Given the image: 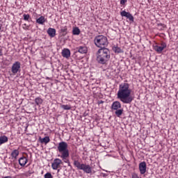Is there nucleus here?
Wrapping results in <instances>:
<instances>
[{
  "mask_svg": "<svg viewBox=\"0 0 178 178\" xmlns=\"http://www.w3.org/2000/svg\"><path fill=\"white\" fill-rule=\"evenodd\" d=\"M69 145L66 142H60L57 147L58 152L60 154L58 155L61 159H55L51 163V168L54 170H56L58 168H60V165L63 163L62 161H64L65 163H67V166L72 167L70 164V161H69Z\"/></svg>",
  "mask_w": 178,
  "mask_h": 178,
  "instance_id": "1",
  "label": "nucleus"
},
{
  "mask_svg": "<svg viewBox=\"0 0 178 178\" xmlns=\"http://www.w3.org/2000/svg\"><path fill=\"white\" fill-rule=\"evenodd\" d=\"M117 98L120 99L122 104H130L131 102H133L134 97L131 96V89H130V84L124 82L119 85Z\"/></svg>",
  "mask_w": 178,
  "mask_h": 178,
  "instance_id": "2",
  "label": "nucleus"
},
{
  "mask_svg": "<svg viewBox=\"0 0 178 178\" xmlns=\"http://www.w3.org/2000/svg\"><path fill=\"white\" fill-rule=\"evenodd\" d=\"M111 59V51L108 48H100L97 52V62L100 65H106Z\"/></svg>",
  "mask_w": 178,
  "mask_h": 178,
  "instance_id": "3",
  "label": "nucleus"
},
{
  "mask_svg": "<svg viewBox=\"0 0 178 178\" xmlns=\"http://www.w3.org/2000/svg\"><path fill=\"white\" fill-rule=\"evenodd\" d=\"M74 166H75L78 170H83V172L87 175H91V173H92V167H91V165L86 163H81L79 160L74 161Z\"/></svg>",
  "mask_w": 178,
  "mask_h": 178,
  "instance_id": "4",
  "label": "nucleus"
},
{
  "mask_svg": "<svg viewBox=\"0 0 178 178\" xmlns=\"http://www.w3.org/2000/svg\"><path fill=\"white\" fill-rule=\"evenodd\" d=\"M94 42L98 48H106L108 44V38L102 35L96 36Z\"/></svg>",
  "mask_w": 178,
  "mask_h": 178,
  "instance_id": "5",
  "label": "nucleus"
},
{
  "mask_svg": "<svg viewBox=\"0 0 178 178\" xmlns=\"http://www.w3.org/2000/svg\"><path fill=\"white\" fill-rule=\"evenodd\" d=\"M22 64L19 61H15L11 66V73L13 76H16L17 73L21 72Z\"/></svg>",
  "mask_w": 178,
  "mask_h": 178,
  "instance_id": "6",
  "label": "nucleus"
},
{
  "mask_svg": "<svg viewBox=\"0 0 178 178\" xmlns=\"http://www.w3.org/2000/svg\"><path fill=\"white\" fill-rule=\"evenodd\" d=\"M120 15L122 17H127V19H129L130 22H134V17H133V15L130 14V13L126 12V10L120 12Z\"/></svg>",
  "mask_w": 178,
  "mask_h": 178,
  "instance_id": "7",
  "label": "nucleus"
},
{
  "mask_svg": "<svg viewBox=\"0 0 178 178\" xmlns=\"http://www.w3.org/2000/svg\"><path fill=\"white\" fill-rule=\"evenodd\" d=\"M166 47V43L165 42H161V46L155 45L154 47V51H156V52H158V54H161V52H162V51H163V49H165Z\"/></svg>",
  "mask_w": 178,
  "mask_h": 178,
  "instance_id": "8",
  "label": "nucleus"
},
{
  "mask_svg": "<svg viewBox=\"0 0 178 178\" xmlns=\"http://www.w3.org/2000/svg\"><path fill=\"white\" fill-rule=\"evenodd\" d=\"M139 170L140 175H145V173L147 172V163L145 161H143L139 163Z\"/></svg>",
  "mask_w": 178,
  "mask_h": 178,
  "instance_id": "9",
  "label": "nucleus"
},
{
  "mask_svg": "<svg viewBox=\"0 0 178 178\" xmlns=\"http://www.w3.org/2000/svg\"><path fill=\"white\" fill-rule=\"evenodd\" d=\"M122 108V104H120V102L115 101L113 102L111 105V109L112 111H118V109Z\"/></svg>",
  "mask_w": 178,
  "mask_h": 178,
  "instance_id": "10",
  "label": "nucleus"
},
{
  "mask_svg": "<svg viewBox=\"0 0 178 178\" xmlns=\"http://www.w3.org/2000/svg\"><path fill=\"white\" fill-rule=\"evenodd\" d=\"M47 34L51 37V38H54V37L56 35V29L54 28H49L47 29Z\"/></svg>",
  "mask_w": 178,
  "mask_h": 178,
  "instance_id": "11",
  "label": "nucleus"
},
{
  "mask_svg": "<svg viewBox=\"0 0 178 178\" xmlns=\"http://www.w3.org/2000/svg\"><path fill=\"white\" fill-rule=\"evenodd\" d=\"M18 161L20 166H22V167L26 166V163L29 162V159H27L26 156H24L19 158Z\"/></svg>",
  "mask_w": 178,
  "mask_h": 178,
  "instance_id": "12",
  "label": "nucleus"
},
{
  "mask_svg": "<svg viewBox=\"0 0 178 178\" xmlns=\"http://www.w3.org/2000/svg\"><path fill=\"white\" fill-rule=\"evenodd\" d=\"M76 49L79 54H87L88 51L87 47L85 46H80L77 47Z\"/></svg>",
  "mask_w": 178,
  "mask_h": 178,
  "instance_id": "13",
  "label": "nucleus"
},
{
  "mask_svg": "<svg viewBox=\"0 0 178 178\" xmlns=\"http://www.w3.org/2000/svg\"><path fill=\"white\" fill-rule=\"evenodd\" d=\"M62 55L63 58H70V50L69 49H64L62 51Z\"/></svg>",
  "mask_w": 178,
  "mask_h": 178,
  "instance_id": "14",
  "label": "nucleus"
},
{
  "mask_svg": "<svg viewBox=\"0 0 178 178\" xmlns=\"http://www.w3.org/2000/svg\"><path fill=\"white\" fill-rule=\"evenodd\" d=\"M41 144H48L49 141H51V139L49 138V136H45L44 138H39Z\"/></svg>",
  "mask_w": 178,
  "mask_h": 178,
  "instance_id": "15",
  "label": "nucleus"
},
{
  "mask_svg": "<svg viewBox=\"0 0 178 178\" xmlns=\"http://www.w3.org/2000/svg\"><path fill=\"white\" fill-rule=\"evenodd\" d=\"M36 23H38V24H44L45 23V17L40 16L38 19H36Z\"/></svg>",
  "mask_w": 178,
  "mask_h": 178,
  "instance_id": "16",
  "label": "nucleus"
},
{
  "mask_svg": "<svg viewBox=\"0 0 178 178\" xmlns=\"http://www.w3.org/2000/svg\"><path fill=\"white\" fill-rule=\"evenodd\" d=\"M19 149H15L11 152V156L12 158H15V159H17V156H19Z\"/></svg>",
  "mask_w": 178,
  "mask_h": 178,
  "instance_id": "17",
  "label": "nucleus"
},
{
  "mask_svg": "<svg viewBox=\"0 0 178 178\" xmlns=\"http://www.w3.org/2000/svg\"><path fill=\"white\" fill-rule=\"evenodd\" d=\"M5 143H8V138L6 136H0V145L2 144H5Z\"/></svg>",
  "mask_w": 178,
  "mask_h": 178,
  "instance_id": "18",
  "label": "nucleus"
},
{
  "mask_svg": "<svg viewBox=\"0 0 178 178\" xmlns=\"http://www.w3.org/2000/svg\"><path fill=\"white\" fill-rule=\"evenodd\" d=\"M115 115L118 118H120L122 115H123V108H118V110H115Z\"/></svg>",
  "mask_w": 178,
  "mask_h": 178,
  "instance_id": "19",
  "label": "nucleus"
},
{
  "mask_svg": "<svg viewBox=\"0 0 178 178\" xmlns=\"http://www.w3.org/2000/svg\"><path fill=\"white\" fill-rule=\"evenodd\" d=\"M35 102L36 105L40 106L42 104V102H44V100H42L41 97H38L35 99Z\"/></svg>",
  "mask_w": 178,
  "mask_h": 178,
  "instance_id": "20",
  "label": "nucleus"
},
{
  "mask_svg": "<svg viewBox=\"0 0 178 178\" xmlns=\"http://www.w3.org/2000/svg\"><path fill=\"white\" fill-rule=\"evenodd\" d=\"M72 34L74 35H79L80 34V29H79V27L74 28L72 31Z\"/></svg>",
  "mask_w": 178,
  "mask_h": 178,
  "instance_id": "21",
  "label": "nucleus"
},
{
  "mask_svg": "<svg viewBox=\"0 0 178 178\" xmlns=\"http://www.w3.org/2000/svg\"><path fill=\"white\" fill-rule=\"evenodd\" d=\"M61 108L63 109H64V111H70L72 109V106H70V105H67V104H66V105L63 104L61 106Z\"/></svg>",
  "mask_w": 178,
  "mask_h": 178,
  "instance_id": "22",
  "label": "nucleus"
},
{
  "mask_svg": "<svg viewBox=\"0 0 178 178\" xmlns=\"http://www.w3.org/2000/svg\"><path fill=\"white\" fill-rule=\"evenodd\" d=\"M113 51L115 54H122V52H123V51L122 50V49H120V47H114Z\"/></svg>",
  "mask_w": 178,
  "mask_h": 178,
  "instance_id": "23",
  "label": "nucleus"
},
{
  "mask_svg": "<svg viewBox=\"0 0 178 178\" xmlns=\"http://www.w3.org/2000/svg\"><path fill=\"white\" fill-rule=\"evenodd\" d=\"M23 17L24 20H25L26 22H30V20L31 21V18H30V15L29 14H24Z\"/></svg>",
  "mask_w": 178,
  "mask_h": 178,
  "instance_id": "24",
  "label": "nucleus"
},
{
  "mask_svg": "<svg viewBox=\"0 0 178 178\" xmlns=\"http://www.w3.org/2000/svg\"><path fill=\"white\" fill-rule=\"evenodd\" d=\"M157 27L159 30H163V29H166V25L164 24L160 23L157 24Z\"/></svg>",
  "mask_w": 178,
  "mask_h": 178,
  "instance_id": "25",
  "label": "nucleus"
},
{
  "mask_svg": "<svg viewBox=\"0 0 178 178\" xmlns=\"http://www.w3.org/2000/svg\"><path fill=\"white\" fill-rule=\"evenodd\" d=\"M60 31L63 33V35H66V34H67V28L65 26L60 29Z\"/></svg>",
  "mask_w": 178,
  "mask_h": 178,
  "instance_id": "26",
  "label": "nucleus"
},
{
  "mask_svg": "<svg viewBox=\"0 0 178 178\" xmlns=\"http://www.w3.org/2000/svg\"><path fill=\"white\" fill-rule=\"evenodd\" d=\"M52 174L51 172H47L44 175V178H53Z\"/></svg>",
  "mask_w": 178,
  "mask_h": 178,
  "instance_id": "27",
  "label": "nucleus"
},
{
  "mask_svg": "<svg viewBox=\"0 0 178 178\" xmlns=\"http://www.w3.org/2000/svg\"><path fill=\"white\" fill-rule=\"evenodd\" d=\"M23 29H24V30H29L30 26L27 25L26 24H24Z\"/></svg>",
  "mask_w": 178,
  "mask_h": 178,
  "instance_id": "28",
  "label": "nucleus"
},
{
  "mask_svg": "<svg viewBox=\"0 0 178 178\" xmlns=\"http://www.w3.org/2000/svg\"><path fill=\"white\" fill-rule=\"evenodd\" d=\"M131 178H140V177H138V175L133 173L131 175Z\"/></svg>",
  "mask_w": 178,
  "mask_h": 178,
  "instance_id": "29",
  "label": "nucleus"
},
{
  "mask_svg": "<svg viewBox=\"0 0 178 178\" xmlns=\"http://www.w3.org/2000/svg\"><path fill=\"white\" fill-rule=\"evenodd\" d=\"M127 2V0H120V5H124Z\"/></svg>",
  "mask_w": 178,
  "mask_h": 178,
  "instance_id": "30",
  "label": "nucleus"
},
{
  "mask_svg": "<svg viewBox=\"0 0 178 178\" xmlns=\"http://www.w3.org/2000/svg\"><path fill=\"white\" fill-rule=\"evenodd\" d=\"M3 52L2 48H1V46H0V56H3Z\"/></svg>",
  "mask_w": 178,
  "mask_h": 178,
  "instance_id": "31",
  "label": "nucleus"
},
{
  "mask_svg": "<svg viewBox=\"0 0 178 178\" xmlns=\"http://www.w3.org/2000/svg\"><path fill=\"white\" fill-rule=\"evenodd\" d=\"M99 105H101V104H104V101L100 100L98 102Z\"/></svg>",
  "mask_w": 178,
  "mask_h": 178,
  "instance_id": "32",
  "label": "nucleus"
},
{
  "mask_svg": "<svg viewBox=\"0 0 178 178\" xmlns=\"http://www.w3.org/2000/svg\"><path fill=\"white\" fill-rule=\"evenodd\" d=\"M1 30H2V26H0V31H1Z\"/></svg>",
  "mask_w": 178,
  "mask_h": 178,
  "instance_id": "33",
  "label": "nucleus"
}]
</instances>
